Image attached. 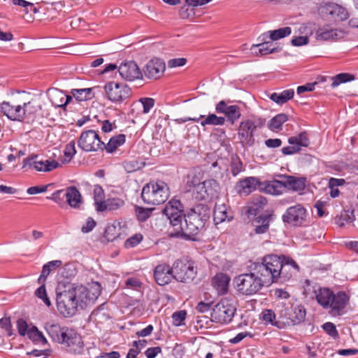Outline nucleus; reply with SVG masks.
Here are the masks:
<instances>
[{
    "label": "nucleus",
    "mask_w": 358,
    "mask_h": 358,
    "mask_svg": "<svg viewBox=\"0 0 358 358\" xmlns=\"http://www.w3.org/2000/svg\"><path fill=\"white\" fill-rule=\"evenodd\" d=\"M355 79V76L352 74L347 73H342L336 75L332 78L333 82L331 85V87L334 88L341 83H345L348 81H352Z\"/></svg>",
    "instance_id": "49530a36"
},
{
    "label": "nucleus",
    "mask_w": 358,
    "mask_h": 358,
    "mask_svg": "<svg viewBox=\"0 0 358 358\" xmlns=\"http://www.w3.org/2000/svg\"><path fill=\"white\" fill-rule=\"evenodd\" d=\"M273 220V215L272 213H265L257 216L253 221L255 234H263L266 233Z\"/></svg>",
    "instance_id": "393cba45"
},
{
    "label": "nucleus",
    "mask_w": 358,
    "mask_h": 358,
    "mask_svg": "<svg viewBox=\"0 0 358 358\" xmlns=\"http://www.w3.org/2000/svg\"><path fill=\"white\" fill-rule=\"evenodd\" d=\"M278 307L280 308L278 310L280 317L287 320L288 323L296 325L305 320L306 312L302 305L282 303L281 306L278 305Z\"/></svg>",
    "instance_id": "9b49d317"
},
{
    "label": "nucleus",
    "mask_w": 358,
    "mask_h": 358,
    "mask_svg": "<svg viewBox=\"0 0 358 358\" xmlns=\"http://www.w3.org/2000/svg\"><path fill=\"white\" fill-rule=\"evenodd\" d=\"M262 320L272 325L278 327V322H275V314L271 310L266 309L262 312Z\"/></svg>",
    "instance_id": "680f3d73"
},
{
    "label": "nucleus",
    "mask_w": 358,
    "mask_h": 358,
    "mask_svg": "<svg viewBox=\"0 0 358 358\" xmlns=\"http://www.w3.org/2000/svg\"><path fill=\"white\" fill-rule=\"evenodd\" d=\"M244 171L243 164L238 156L234 155L231 157V172L234 176H236L241 172Z\"/></svg>",
    "instance_id": "09e8293b"
},
{
    "label": "nucleus",
    "mask_w": 358,
    "mask_h": 358,
    "mask_svg": "<svg viewBox=\"0 0 358 358\" xmlns=\"http://www.w3.org/2000/svg\"><path fill=\"white\" fill-rule=\"evenodd\" d=\"M317 301L324 308H331L333 315H341L347 306L349 296L343 291L336 294L329 288H320L315 291Z\"/></svg>",
    "instance_id": "7ed1b4c3"
},
{
    "label": "nucleus",
    "mask_w": 358,
    "mask_h": 358,
    "mask_svg": "<svg viewBox=\"0 0 358 358\" xmlns=\"http://www.w3.org/2000/svg\"><path fill=\"white\" fill-rule=\"evenodd\" d=\"M183 206L180 200L171 199L163 208L162 213L169 220L170 224L175 231L176 227L182 221Z\"/></svg>",
    "instance_id": "dca6fc26"
},
{
    "label": "nucleus",
    "mask_w": 358,
    "mask_h": 358,
    "mask_svg": "<svg viewBox=\"0 0 358 358\" xmlns=\"http://www.w3.org/2000/svg\"><path fill=\"white\" fill-rule=\"evenodd\" d=\"M210 214V208L203 204L196 206L191 208L183 218L182 221L176 227L171 235L173 237H183L187 240H194L200 231L204 227L206 222L209 219Z\"/></svg>",
    "instance_id": "f257e3e1"
},
{
    "label": "nucleus",
    "mask_w": 358,
    "mask_h": 358,
    "mask_svg": "<svg viewBox=\"0 0 358 358\" xmlns=\"http://www.w3.org/2000/svg\"><path fill=\"white\" fill-rule=\"evenodd\" d=\"M124 201L118 197L108 198L100 203L97 207L98 212L106 210L113 211L120 209L124 205Z\"/></svg>",
    "instance_id": "c756f323"
},
{
    "label": "nucleus",
    "mask_w": 358,
    "mask_h": 358,
    "mask_svg": "<svg viewBox=\"0 0 358 358\" xmlns=\"http://www.w3.org/2000/svg\"><path fill=\"white\" fill-rule=\"evenodd\" d=\"M236 312V306L234 301L223 298L212 308L210 319L215 323L227 324L232 321Z\"/></svg>",
    "instance_id": "6e6552de"
},
{
    "label": "nucleus",
    "mask_w": 358,
    "mask_h": 358,
    "mask_svg": "<svg viewBox=\"0 0 358 358\" xmlns=\"http://www.w3.org/2000/svg\"><path fill=\"white\" fill-rule=\"evenodd\" d=\"M288 115L285 113H280L274 116L268 122V127L273 131L281 129L283 123L288 120Z\"/></svg>",
    "instance_id": "58836bf2"
},
{
    "label": "nucleus",
    "mask_w": 358,
    "mask_h": 358,
    "mask_svg": "<svg viewBox=\"0 0 358 358\" xmlns=\"http://www.w3.org/2000/svg\"><path fill=\"white\" fill-rule=\"evenodd\" d=\"M64 92L55 89L50 95V101L52 105L55 107L62 108L64 103Z\"/></svg>",
    "instance_id": "c03bdc74"
},
{
    "label": "nucleus",
    "mask_w": 358,
    "mask_h": 358,
    "mask_svg": "<svg viewBox=\"0 0 358 358\" xmlns=\"http://www.w3.org/2000/svg\"><path fill=\"white\" fill-rule=\"evenodd\" d=\"M281 266H280V275L278 282H285L290 280L294 275L297 273L300 268L296 262L291 257L281 255Z\"/></svg>",
    "instance_id": "f3484780"
},
{
    "label": "nucleus",
    "mask_w": 358,
    "mask_h": 358,
    "mask_svg": "<svg viewBox=\"0 0 358 358\" xmlns=\"http://www.w3.org/2000/svg\"><path fill=\"white\" fill-rule=\"evenodd\" d=\"M205 185V189L208 194V199L216 196L219 189L218 183L215 180H207L203 182Z\"/></svg>",
    "instance_id": "de8ad7c7"
},
{
    "label": "nucleus",
    "mask_w": 358,
    "mask_h": 358,
    "mask_svg": "<svg viewBox=\"0 0 358 358\" xmlns=\"http://www.w3.org/2000/svg\"><path fill=\"white\" fill-rule=\"evenodd\" d=\"M281 255H267L262 257L261 262L252 264L257 274H259L269 286L278 282L281 266Z\"/></svg>",
    "instance_id": "39448f33"
},
{
    "label": "nucleus",
    "mask_w": 358,
    "mask_h": 358,
    "mask_svg": "<svg viewBox=\"0 0 358 358\" xmlns=\"http://www.w3.org/2000/svg\"><path fill=\"white\" fill-rule=\"evenodd\" d=\"M259 38H261L262 42L257 45H252L251 48V50L255 54H257V50H258L261 55H265L278 52L280 50L278 47L275 46V44L272 41L262 40L261 36Z\"/></svg>",
    "instance_id": "a878e982"
},
{
    "label": "nucleus",
    "mask_w": 358,
    "mask_h": 358,
    "mask_svg": "<svg viewBox=\"0 0 358 358\" xmlns=\"http://www.w3.org/2000/svg\"><path fill=\"white\" fill-rule=\"evenodd\" d=\"M139 101L143 105V113H148L150 112V110H151V108L155 105V99L152 98H148V97L141 98V99H140Z\"/></svg>",
    "instance_id": "e2e57ef3"
},
{
    "label": "nucleus",
    "mask_w": 358,
    "mask_h": 358,
    "mask_svg": "<svg viewBox=\"0 0 358 358\" xmlns=\"http://www.w3.org/2000/svg\"><path fill=\"white\" fill-rule=\"evenodd\" d=\"M94 194V200L96 210H97V207L100 203H103L104 200V191L101 186L96 185L94 187L93 191Z\"/></svg>",
    "instance_id": "5fc2aeb1"
},
{
    "label": "nucleus",
    "mask_w": 358,
    "mask_h": 358,
    "mask_svg": "<svg viewBox=\"0 0 358 358\" xmlns=\"http://www.w3.org/2000/svg\"><path fill=\"white\" fill-rule=\"evenodd\" d=\"M187 316V312L185 310H179L175 312L172 315L173 324L179 327L184 324V321Z\"/></svg>",
    "instance_id": "4d7b16f0"
},
{
    "label": "nucleus",
    "mask_w": 358,
    "mask_h": 358,
    "mask_svg": "<svg viewBox=\"0 0 358 358\" xmlns=\"http://www.w3.org/2000/svg\"><path fill=\"white\" fill-rule=\"evenodd\" d=\"M250 268V273L241 274L234 280L238 292L246 296L257 294L264 287L269 286L259 274H257L252 264Z\"/></svg>",
    "instance_id": "20e7f679"
},
{
    "label": "nucleus",
    "mask_w": 358,
    "mask_h": 358,
    "mask_svg": "<svg viewBox=\"0 0 358 358\" xmlns=\"http://www.w3.org/2000/svg\"><path fill=\"white\" fill-rule=\"evenodd\" d=\"M292 33V29L289 27H285L282 28H280L278 29L269 31L266 33H264L261 37L262 40L269 39L272 41H277L278 39L285 38Z\"/></svg>",
    "instance_id": "7c9ffc66"
},
{
    "label": "nucleus",
    "mask_w": 358,
    "mask_h": 358,
    "mask_svg": "<svg viewBox=\"0 0 358 358\" xmlns=\"http://www.w3.org/2000/svg\"><path fill=\"white\" fill-rule=\"evenodd\" d=\"M45 329L54 342L64 345L69 351L80 353L83 350L82 338L73 329L51 322L45 324Z\"/></svg>",
    "instance_id": "f03ea898"
},
{
    "label": "nucleus",
    "mask_w": 358,
    "mask_h": 358,
    "mask_svg": "<svg viewBox=\"0 0 358 358\" xmlns=\"http://www.w3.org/2000/svg\"><path fill=\"white\" fill-rule=\"evenodd\" d=\"M230 278L222 273H217L212 279V285L219 294H225L228 292Z\"/></svg>",
    "instance_id": "c85d7f7f"
},
{
    "label": "nucleus",
    "mask_w": 358,
    "mask_h": 358,
    "mask_svg": "<svg viewBox=\"0 0 358 358\" xmlns=\"http://www.w3.org/2000/svg\"><path fill=\"white\" fill-rule=\"evenodd\" d=\"M262 185L260 186V190L264 191L266 193L273 194V195H278L282 193L283 189H285L284 182L282 180H274L271 181H264L262 182Z\"/></svg>",
    "instance_id": "cd10ccee"
},
{
    "label": "nucleus",
    "mask_w": 358,
    "mask_h": 358,
    "mask_svg": "<svg viewBox=\"0 0 358 358\" xmlns=\"http://www.w3.org/2000/svg\"><path fill=\"white\" fill-rule=\"evenodd\" d=\"M173 266L167 264H158L154 269V278L155 282L160 286L169 284L174 279Z\"/></svg>",
    "instance_id": "6ab92c4d"
},
{
    "label": "nucleus",
    "mask_w": 358,
    "mask_h": 358,
    "mask_svg": "<svg viewBox=\"0 0 358 358\" xmlns=\"http://www.w3.org/2000/svg\"><path fill=\"white\" fill-rule=\"evenodd\" d=\"M200 120H201V125L202 127L206 125L222 126L224 124L226 121L225 117L217 116L214 113L209 114L207 116L204 115V117Z\"/></svg>",
    "instance_id": "4c0bfd02"
},
{
    "label": "nucleus",
    "mask_w": 358,
    "mask_h": 358,
    "mask_svg": "<svg viewBox=\"0 0 358 358\" xmlns=\"http://www.w3.org/2000/svg\"><path fill=\"white\" fill-rule=\"evenodd\" d=\"M165 71V63L163 60L155 58L150 60L143 69L145 77L148 78L158 79L163 76Z\"/></svg>",
    "instance_id": "412c9836"
},
{
    "label": "nucleus",
    "mask_w": 358,
    "mask_h": 358,
    "mask_svg": "<svg viewBox=\"0 0 358 358\" xmlns=\"http://www.w3.org/2000/svg\"><path fill=\"white\" fill-rule=\"evenodd\" d=\"M101 285L98 282H94L90 287V289L87 290V295L89 298V301H93L96 299L98 296L101 294Z\"/></svg>",
    "instance_id": "13d9d810"
},
{
    "label": "nucleus",
    "mask_w": 358,
    "mask_h": 358,
    "mask_svg": "<svg viewBox=\"0 0 358 358\" xmlns=\"http://www.w3.org/2000/svg\"><path fill=\"white\" fill-rule=\"evenodd\" d=\"M122 166L127 173H132L143 167L145 162L139 158H129L122 162Z\"/></svg>",
    "instance_id": "c9c22d12"
},
{
    "label": "nucleus",
    "mask_w": 358,
    "mask_h": 358,
    "mask_svg": "<svg viewBox=\"0 0 358 358\" xmlns=\"http://www.w3.org/2000/svg\"><path fill=\"white\" fill-rule=\"evenodd\" d=\"M78 147L85 152H96L103 150L104 142L94 130H87L81 133L78 141Z\"/></svg>",
    "instance_id": "ddd939ff"
},
{
    "label": "nucleus",
    "mask_w": 358,
    "mask_h": 358,
    "mask_svg": "<svg viewBox=\"0 0 358 358\" xmlns=\"http://www.w3.org/2000/svg\"><path fill=\"white\" fill-rule=\"evenodd\" d=\"M169 196V189L166 183L162 180L150 182L143 187L141 197L143 200L152 205L164 203Z\"/></svg>",
    "instance_id": "423d86ee"
},
{
    "label": "nucleus",
    "mask_w": 358,
    "mask_h": 358,
    "mask_svg": "<svg viewBox=\"0 0 358 358\" xmlns=\"http://www.w3.org/2000/svg\"><path fill=\"white\" fill-rule=\"evenodd\" d=\"M40 284L41 285L36 289L34 294L38 298L41 299L48 307H50L51 306V301L46 293L45 282H41Z\"/></svg>",
    "instance_id": "3c124183"
},
{
    "label": "nucleus",
    "mask_w": 358,
    "mask_h": 358,
    "mask_svg": "<svg viewBox=\"0 0 358 358\" xmlns=\"http://www.w3.org/2000/svg\"><path fill=\"white\" fill-rule=\"evenodd\" d=\"M319 11L327 20L334 22L345 21L350 16L345 8L333 2H329L320 6Z\"/></svg>",
    "instance_id": "4468645a"
},
{
    "label": "nucleus",
    "mask_w": 358,
    "mask_h": 358,
    "mask_svg": "<svg viewBox=\"0 0 358 358\" xmlns=\"http://www.w3.org/2000/svg\"><path fill=\"white\" fill-rule=\"evenodd\" d=\"M225 115L228 120L234 124L241 115L240 108L236 105L229 106Z\"/></svg>",
    "instance_id": "a18cd8bd"
},
{
    "label": "nucleus",
    "mask_w": 358,
    "mask_h": 358,
    "mask_svg": "<svg viewBox=\"0 0 358 358\" xmlns=\"http://www.w3.org/2000/svg\"><path fill=\"white\" fill-rule=\"evenodd\" d=\"M64 196L67 203L73 208H79L83 203L82 196L77 187L71 186L67 187Z\"/></svg>",
    "instance_id": "bb28decb"
},
{
    "label": "nucleus",
    "mask_w": 358,
    "mask_h": 358,
    "mask_svg": "<svg viewBox=\"0 0 358 358\" xmlns=\"http://www.w3.org/2000/svg\"><path fill=\"white\" fill-rule=\"evenodd\" d=\"M213 219L215 224H217L226 220L230 221L232 219V216L229 215L225 205H216L213 211Z\"/></svg>",
    "instance_id": "2f4dec72"
},
{
    "label": "nucleus",
    "mask_w": 358,
    "mask_h": 358,
    "mask_svg": "<svg viewBox=\"0 0 358 358\" xmlns=\"http://www.w3.org/2000/svg\"><path fill=\"white\" fill-rule=\"evenodd\" d=\"M125 135L118 134L112 137L107 144L104 143V148L107 152H113L119 146L123 145L125 143Z\"/></svg>",
    "instance_id": "e433bc0d"
},
{
    "label": "nucleus",
    "mask_w": 358,
    "mask_h": 358,
    "mask_svg": "<svg viewBox=\"0 0 358 358\" xmlns=\"http://www.w3.org/2000/svg\"><path fill=\"white\" fill-rule=\"evenodd\" d=\"M307 210L301 204H296L288 208L282 215V219L285 223L291 226L301 227L306 221Z\"/></svg>",
    "instance_id": "2eb2a0df"
},
{
    "label": "nucleus",
    "mask_w": 358,
    "mask_h": 358,
    "mask_svg": "<svg viewBox=\"0 0 358 358\" xmlns=\"http://www.w3.org/2000/svg\"><path fill=\"white\" fill-rule=\"evenodd\" d=\"M24 103L22 105L18 104L15 106V111L13 113L12 121L23 122L24 121Z\"/></svg>",
    "instance_id": "052dcab7"
},
{
    "label": "nucleus",
    "mask_w": 358,
    "mask_h": 358,
    "mask_svg": "<svg viewBox=\"0 0 358 358\" xmlns=\"http://www.w3.org/2000/svg\"><path fill=\"white\" fill-rule=\"evenodd\" d=\"M104 92L106 98L115 103H122L132 95V90L127 85L114 81L105 85Z\"/></svg>",
    "instance_id": "9d476101"
},
{
    "label": "nucleus",
    "mask_w": 358,
    "mask_h": 358,
    "mask_svg": "<svg viewBox=\"0 0 358 358\" xmlns=\"http://www.w3.org/2000/svg\"><path fill=\"white\" fill-rule=\"evenodd\" d=\"M205 185L203 182H199L194 185V194L198 200H206L208 199V194L205 189Z\"/></svg>",
    "instance_id": "6e6d98bb"
},
{
    "label": "nucleus",
    "mask_w": 358,
    "mask_h": 358,
    "mask_svg": "<svg viewBox=\"0 0 358 358\" xmlns=\"http://www.w3.org/2000/svg\"><path fill=\"white\" fill-rule=\"evenodd\" d=\"M143 240V235L141 234H136L132 236L127 238L124 242V247L126 248H131L138 245Z\"/></svg>",
    "instance_id": "bf43d9fd"
},
{
    "label": "nucleus",
    "mask_w": 358,
    "mask_h": 358,
    "mask_svg": "<svg viewBox=\"0 0 358 358\" xmlns=\"http://www.w3.org/2000/svg\"><path fill=\"white\" fill-rule=\"evenodd\" d=\"M265 120L262 118L246 120L240 123L238 135L242 142L249 145H252L255 142V132L257 128H261L264 125Z\"/></svg>",
    "instance_id": "f8f14e48"
},
{
    "label": "nucleus",
    "mask_w": 358,
    "mask_h": 358,
    "mask_svg": "<svg viewBox=\"0 0 358 358\" xmlns=\"http://www.w3.org/2000/svg\"><path fill=\"white\" fill-rule=\"evenodd\" d=\"M0 325L7 331L8 336H11L13 334L10 317H3L0 319Z\"/></svg>",
    "instance_id": "774afa93"
},
{
    "label": "nucleus",
    "mask_w": 358,
    "mask_h": 358,
    "mask_svg": "<svg viewBox=\"0 0 358 358\" xmlns=\"http://www.w3.org/2000/svg\"><path fill=\"white\" fill-rule=\"evenodd\" d=\"M41 110V106L34 100L24 103V120L34 119L37 113Z\"/></svg>",
    "instance_id": "473e14b6"
},
{
    "label": "nucleus",
    "mask_w": 358,
    "mask_h": 358,
    "mask_svg": "<svg viewBox=\"0 0 358 358\" xmlns=\"http://www.w3.org/2000/svg\"><path fill=\"white\" fill-rule=\"evenodd\" d=\"M92 88L72 89L71 95L78 101H83L93 97Z\"/></svg>",
    "instance_id": "ea45409f"
},
{
    "label": "nucleus",
    "mask_w": 358,
    "mask_h": 358,
    "mask_svg": "<svg viewBox=\"0 0 358 358\" xmlns=\"http://www.w3.org/2000/svg\"><path fill=\"white\" fill-rule=\"evenodd\" d=\"M343 37V32L329 26L319 28L316 31L315 38L318 41H335Z\"/></svg>",
    "instance_id": "5701e85b"
},
{
    "label": "nucleus",
    "mask_w": 358,
    "mask_h": 358,
    "mask_svg": "<svg viewBox=\"0 0 358 358\" xmlns=\"http://www.w3.org/2000/svg\"><path fill=\"white\" fill-rule=\"evenodd\" d=\"M57 307L58 311L64 317L75 315L78 306V289L70 287L57 294Z\"/></svg>",
    "instance_id": "0eeeda50"
},
{
    "label": "nucleus",
    "mask_w": 358,
    "mask_h": 358,
    "mask_svg": "<svg viewBox=\"0 0 358 358\" xmlns=\"http://www.w3.org/2000/svg\"><path fill=\"white\" fill-rule=\"evenodd\" d=\"M173 278L180 282L190 283L197 274V268L194 262L177 259L173 264Z\"/></svg>",
    "instance_id": "1a4fd4ad"
},
{
    "label": "nucleus",
    "mask_w": 358,
    "mask_h": 358,
    "mask_svg": "<svg viewBox=\"0 0 358 358\" xmlns=\"http://www.w3.org/2000/svg\"><path fill=\"white\" fill-rule=\"evenodd\" d=\"M15 106L11 104L9 101H4L0 103V112L8 119L12 120Z\"/></svg>",
    "instance_id": "8fccbe9b"
},
{
    "label": "nucleus",
    "mask_w": 358,
    "mask_h": 358,
    "mask_svg": "<svg viewBox=\"0 0 358 358\" xmlns=\"http://www.w3.org/2000/svg\"><path fill=\"white\" fill-rule=\"evenodd\" d=\"M27 336L34 343L46 344L48 343L47 339L36 327H32L27 331Z\"/></svg>",
    "instance_id": "a19ab883"
},
{
    "label": "nucleus",
    "mask_w": 358,
    "mask_h": 358,
    "mask_svg": "<svg viewBox=\"0 0 358 358\" xmlns=\"http://www.w3.org/2000/svg\"><path fill=\"white\" fill-rule=\"evenodd\" d=\"M29 166L37 171L48 172L58 167L59 163L55 160H38L37 155H31L23 160V167Z\"/></svg>",
    "instance_id": "a211bd4d"
},
{
    "label": "nucleus",
    "mask_w": 358,
    "mask_h": 358,
    "mask_svg": "<svg viewBox=\"0 0 358 358\" xmlns=\"http://www.w3.org/2000/svg\"><path fill=\"white\" fill-rule=\"evenodd\" d=\"M267 203V199L261 195L253 197L252 201V206L249 207V213H255L256 211L263 208Z\"/></svg>",
    "instance_id": "37998d69"
},
{
    "label": "nucleus",
    "mask_w": 358,
    "mask_h": 358,
    "mask_svg": "<svg viewBox=\"0 0 358 358\" xmlns=\"http://www.w3.org/2000/svg\"><path fill=\"white\" fill-rule=\"evenodd\" d=\"M62 265V262L61 260H53L48 262L44 264L42 268V271L41 275L38 279V282L41 283L43 282H45L48 275L50 273L56 269L57 268L60 267Z\"/></svg>",
    "instance_id": "f704fd0d"
},
{
    "label": "nucleus",
    "mask_w": 358,
    "mask_h": 358,
    "mask_svg": "<svg viewBox=\"0 0 358 358\" xmlns=\"http://www.w3.org/2000/svg\"><path fill=\"white\" fill-rule=\"evenodd\" d=\"M187 63L185 58H175L168 61V66L169 68H175L182 66Z\"/></svg>",
    "instance_id": "338daca9"
},
{
    "label": "nucleus",
    "mask_w": 358,
    "mask_h": 358,
    "mask_svg": "<svg viewBox=\"0 0 358 358\" xmlns=\"http://www.w3.org/2000/svg\"><path fill=\"white\" fill-rule=\"evenodd\" d=\"M120 75L127 80H134L142 78L143 74L138 65L133 61L127 62L120 64L118 69Z\"/></svg>",
    "instance_id": "aec40b11"
},
{
    "label": "nucleus",
    "mask_w": 358,
    "mask_h": 358,
    "mask_svg": "<svg viewBox=\"0 0 358 358\" xmlns=\"http://www.w3.org/2000/svg\"><path fill=\"white\" fill-rule=\"evenodd\" d=\"M76 153V143L74 141H70L65 146L64 149V162H69Z\"/></svg>",
    "instance_id": "864d4df0"
},
{
    "label": "nucleus",
    "mask_w": 358,
    "mask_h": 358,
    "mask_svg": "<svg viewBox=\"0 0 358 358\" xmlns=\"http://www.w3.org/2000/svg\"><path fill=\"white\" fill-rule=\"evenodd\" d=\"M294 91L292 89L285 90L280 93L273 92L269 98L278 104L282 105L293 98Z\"/></svg>",
    "instance_id": "72a5a7b5"
},
{
    "label": "nucleus",
    "mask_w": 358,
    "mask_h": 358,
    "mask_svg": "<svg viewBox=\"0 0 358 358\" xmlns=\"http://www.w3.org/2000/svg\"><path fill=\"white\" fill-rule=\"evenodd\" d=\"M324 331L327 333L330 336L336 338L338 336V331L336 326L331 322H326L322 325Z\"/></svg>",
    "instance_id": "0e129e2a"
},
{
    "label": "nucleus",
    "mask_w": 358,
    "mask_h": 358,
    "mask_svg": "<svg viewBox=\"0 0 358 358\" xmlns=\"http://www.w3.org/2000/svg\"><path fill=\"white\" fill-rule=\"evenodd\" d=\"M17 331L20 335L25 336L27 334L28 324L23 319H19L17 322Z\"/></svg>",
    "instance_id": "69168bd1"
},
{
    "label": "nucleus",
    "mask_w": 358,
    "mask_h": 358,
    "mask_svg": "<svg viewBox=\"0 0 358 358\" xmlns=\"http://www.w3.org/2000/svg\"><path fill=\"white\" fill-rule=\"evenodd\" d=\"M345 183V180L342 178H331L329 180L328 187L331 189L330 196L332 198L338 196L340 192L337 187L342 186Z\"/></svg>",
    "instance_id": "79ce46f5"
},
{
    "label": "nucleus",
    "mask_w": 358,
    "mask_h": 358,
    "mask_svg": "<svg viewBox=\"0 0 358 358\" xmlns=\"http://www.w3.org/2000/svg\"><path fill=\"white\" fill-rule=\"evenodd\" d=\"M261 184L262 182L256 177H246L237 182L236 190L240 195L248 196L257 187L260 189Z\"/></svg>",
    "instance_id": "4be33fe9"
},
{
    "label": "nucleus",
    "mask_w": 358,
    "mask_h": 358,
    "mask_svg": "<svg viewBox=\"0 0 358 358\" xmlns=\"http://www.w3.org/2000/svg\"><path fill=\"white\" fill-rule=\"evenodd\" d=\"M135 211L138 220L145 222L151 216L152 209L136 206Z\"/></svg>",
    "instance_id": "603ef678"
},
{
    "label": "nucleus",
    "mask_w": 358,
    "mask_h": 358,
    "mask_svg": "<svg viewBox=\"0 0 358 358\" xmlns=\"http://www.w3.org/2000/svg\"><path fill=\"white\" fill-rule=\"evenodd\" d=\"M283 178L285 188L294 192H302L306 186V178L304 177H296L293 176L282 175Z\"/></svg>",
    "instance_id": "b1692460"
}]
</instances>
